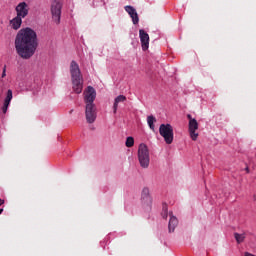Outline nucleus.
<instances>
[{
	"label": "nucleus",
	"mask_w": 256,
	"mask_h": 256,
	"mask_svg": "<svg viewBox=\"0 0 256 256\" xmlns=\"http://www.w3.org/2000/svg\"><path fill=\"white\" fill-rule=\"evenodd\" d=\"M17 17L25 19L27 15H29V5L25 2H21L16 6Z\"/></svg>",
	"instance_id": "1a4fd4ad"
},
{
	"label": "nucleus",
	"mask_w": 256,
	"mask_h": 256,
	"mask_svg": "<svg viewBox=\"0 0 256 256\" xmlns=\"http://www.w3.org/2000/svg\"><path fill=\"white\" fill-rule=\"evenodd\" d=\"M124 9L131 17L132 23L137 25L139 23V14H137V10L133 6H125Z\"/></svg>",
	"instance_id": "f8f14e48"
},
{
	"label": "nucleus",
	"mask_w": 256,
	"mask_h": 256,
	"mask_svg": "<svg viewBox=\"0 0 256 256\" xmlns=\"http://www.w3.org/2000/svg\"><path fill=\"white\" fill-rule=\"evenodd\" d=\"M169 215H170V220L168 224V229H169V233H173L177 225H179V220H177V217L173 216V213H170Z\"/></svg>",
	"instance_id": "4468645a"
},
{
	"label": "nucleus",
	"mask_w": 256,
	"mask_h": 256,
	"mask_svg": "<svg viewBox=\"0 0 256 256\" xmlns=\"http://www.w3.org/2000/svg\"><path fill=\"white\" fill-rule=\"evenodd\" d=\"M85 116L87 123H95L97 119V108L95 105H86Z\"/></svg>",
	"instance_id": "0eeeda50"
},
{
	"label": "nucleus",
	"mask_w": 256,
	"mask_h": 256,
	"mask_svg": "<svg viewBox=\"0 0 256 256\" xmlns=\"http://www.w3.org/2000/svg\"><path fill=\"white\" fill-rule=\"evenodd\" d=\"M7 77V66H4L3 72H2V78Z\"/></svg>",
	"instance_id": "412c9836"
},
{
	"label": "nucleus",
	"mask_w": 256,
	"mask_h": 256,
	"mask_svg": "<svg viewBox=\"0 0 256 256\" xmlns=\"http://www.w3.org/2000/svg\"><path fill=\"white\" fill-rule=\"evenodd\" d=\"M14 45L16 53L21 59H31L39 47L37 32L29 27L19 30Z\"/></svg>",
	"instance_id": "f257e3e1"
},
{
	"label": "nucleus",
	"mask_w": 256,
	"mask_h": 256,
	"mask_svg": "<svg viewBox=\"0 0 256 256\" xmlns=\"http://www.w3.org/2000/svg\"><path fill=\"white\" fill-rule=\"evenodd\" d=\"M61 9H63V0H54L51 4V15L56 25L61 23Z\"/></svg>",
	"instance_id": "39448f33"
},
{
	"label": "nucleus",
	"mask_w": 256,
	"mask_h": 256,
	"mask_svg": "<svg viewBox=\"0 0 256 256\" xmlns=\"http://www.w3.org/2000/svg\"><path fill=\"white\" fill-rule=\"evenodd\" d=\"M97 97V92L93 86H88L87 90L84 92V103L86 105H95V99Z\"/></svg>",
	"instance_id": "423d86ee"
},
{
	"label": "nucleus",
	"mask_w": 256,
	"mask_h": 256,
	"mask_svg": "<svg viewBox=\"0 0 256 256\" xmlns=\"http://www.w3.org/2000/svg\"><path fill=\"white\" fill-rule=\"evenodd\" d=\"M125 145L126 147H133V145H135V139L131 136L127 137Z\"/></svg>",
	"instance_id": "6ab92c4d"
},
{
	"label": "nucleus",
	"mask_w": 256,
	"mask_h": 256,
	"mask_svg": "<svg viewBox=\"0 0 256 256\" xmlns=\"http://www.w3.org/2000/svg\"><path fill=\"white\" fill-rule=\"evenodd\" d=\"M157 122V119H155L154 116H148L147 117V123L149 125V128L151 129V131H155V124Z\"/></svg>",
	"instance_id": "f3484780"
},
{
	"label": "nucleus",
	"mask_w": 256,
	"mask_h": 256,
	"mask_svg": "<svg viewBox=\"0 0 256 256\" xmlns=\"http://www.w3.org/2000/svg\"><path fill=\"white\" fill-rule=\"evenodd\" d=\"M159 133L163 137L166 145H171L174 139L173 126L171 124H161L159 127Z\"/></svg>",
	"instance_id": "20e7f679"
},
{
	"label": "nucleus",
	"mask_w": 256,
	"mask_h": 256,
	"mask_svg": "<svg viewBox=\"0 0 256 256\" xmlns=\"http://www.w3.org/2000/svg\"><path fill=\"white\" fill-rule=\"evenodd\" d=\"M127 101V97L125 95H119L115 98L114 100V105H113V111L114 113H117V109L119 107V103H125Z\"/></svg>",
	"instance_id": "2eb2a0df"
},
{
	"label": "nucleus",
	"mask_w": 256,
	"mask_h": 256,
	"mask_svg": "<svg viewBox=\"0 0 256 256\" xmlns=\"http://www.w3.org/2000/svg\"><path fill=\"white\" fill-rule=\"evenodd\" d=\"M3 203H5V200L0 199V207H1V205H3Z\"/></svg>",
	"instance_id": "5701e85b"
},
{
	"label": "nucleus",
	"mask_w": 256,
	"mask_h": 256,
	"mask_svg": "<svg viewBox=\"0 0 256 256\" xmlns=\"http://www.w3.org/2000/svg\"><path fill=\"white\" fill-rule=\"evenodd\" d=\"M253 199L254 201H256V193L253 195Z\"/></svg>",
	"instance_id": "b1692460"
},
{
	"label": "nucleus",
	"mask_w": 256,
	"mask_h": 256,
	"mask_svg": "<svg viewBox=\"0 0 256 256\" xmlns=\"http://www.w3.org/2000/svg\"><path fill=\"white\" fill-rule=\"evenodd\" d=\"M12 99H13V91L9 89L4 99V104L2 106V113L4 114L7 113V110L9 109V105H11Z\"/></svg>",
	"instance_id": "ddd939ff"
},
{
	"label": "nucleus",
	"mask_w": 256,
	"mask_h": 256,
	"mask_svg": "<svg viewBox=\"0 0 256 256\" xmlns=\"http://www.w3.org/2000/svg\"><path fill=\"white\" fill-rule=\"evenodd\" d=\"M70 75L72 81V89L74 93L78 95L83 92V74H81V69L79 64L72 60L70 63Z\"/></svg>",
	"instance_id": "f03ea898"
},
{
	"label": "nucleus",
	"mask_w": 256,
	"mask_h": 256,
	"mask_svg": "<svg viewBox=\"0 0 256 256\" xmlns=\"http://www.w3.org/2000/svg\"><path fill=\"white\" fill-rule=\"evenodd\" d=\"M23 18H21L20 16H16L15 18H13L10 21V25H12V29H15L17 31V29L21 28V24L23 23Z\"/></svg>",
	"instance_id": "dca6fc26"
},
{
	"label": "nucleus",
	"mask_w": 256,
	"mask_h": 256,
	"mask_svg": "<svg viewBox=\"0 0 256 256\" xmlns=\"http://www.w3.org/2000/svg\"><path fill=\"white\" fill-rule=\"evenodd\" d=\"M139 37L142 45V50L147 51L149 49V34L145 30H139Z\"/></svg>",
	"instance_id": "9b49d317"
},
{
	"label": "nucleus",
	"mask_w": 256,
	"mask_h": 256,
	"mask_svg": "<svg viewBox=\"0 0 256 256\" xmlns=\"http://www.w3.org/2000/svg\"><path fill=\"white\" fill-rule=\"evenodd\" d=\"M234 238L238 244H241V243H243V241H245V233L239 234L236 232V233H234Z\"/></svg>",
	"instance_id": "a211bd4d"
},
{
	"label": "nucleus",
	"mask_w": 256,
	"mask_h": 256,
	"mask_svg": "<svg viewBox=\"0 0 256 256\" xmlns=\"http://www.w3.org/2000/svg\"><path fill=\"white\" fill-rule=\"evenodd\" d=\"M138 161L143 169H147L149 167V148L145 144H140L138 147Z\"/></svg>",
	"instance_id": "7ed1b4c3"
},
{
	"label": "nucleus",
	"mask_w": 256,
	"mask_h": 256,
	"mask_svg": "<svg viewBox=\"0 0 256 256\" xmlns=\"http://www.w3.org/2000/svg\"><path fill=\"white\" fill-rule=\"evenodd\" d=\"M161 215H162L163 219H167V217H168V215H169V212L167 211V206H166V204L163 205Z\"/></svg>",
	"instance_id": "aec40b11"
},
{
	"label": "nucleus",
	"mask_w": 256,
	"mask_h": 256,
	"mask_svg": "<svg viewBox=\"0 0 256 256\" xmlns=\"http://www.w3.org/2000/svg\"><path fill=\"white\" fill-rule=\"evenodd\" d=\"M1 213H3V208L0 209V215H1Z\"/></svg>",
	"instance_id": "393cba45"
},
{
	"label": "nucleus",
	"mask_w": 256,
	"mask_h": 256,
	"mask_svg": "<svg viewBox=\"0 0 256 256\" xmlns=\"http://www.w3.org/2000/svg\"><path fill=\"white\" fill-rule=\"evenodd\" d=\"M187 119H189V121H191V120H196L195 118H193V117L191 116V114H188V115H187Z\"/></svg>",
	"instance_id": "4be33fe9"
},
{
	"label": "nucleus",
	"mask_w": 256,
	"mask_h": 256,
	"mask_svg": "<svg viewBox=\"0 0 256 256\" xmlns=\"http://www.w3.org/2000/svg\"><path fill=\"white\" fill-rule=\"evenodd\" d=\"M141 201L143 205H151L153 203V198L151 197V192L148 187L142 189Z\"/></svg>",
	"instance_id": "9d476101"
},
{
	"label": "nucleus",
	"mask_w": 256,
	"mask_h": 256,
	"mask_svg": "<svg viewBox=\"0 0 256 256\" xmlns=\"http://www.w3.org/2000/svg\"><path fill=\"white\" fill-rule=\"evenodd\" d=\"M197 129H199V122H197V120H190L188 124V131L192 141H195L199 137Z\"/></svg>",
	"instance_id": "6e6552de"
}]
</instances>
